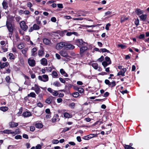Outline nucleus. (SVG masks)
<instances>
[{
  "instance_id": "dca6fc26",
  "label": "nucleus",
  "mask_w": 149,
  "mask_h": 149,
  "mask_svg": "<svg viewBox=\"0 0 149 149\" xmlns=\"http://www.w3.org/2000/svg\"><path fill=\"white\" fill-rule=\"evenodd\" d=\"M3 133L6 134H14V131H12V130H4L1 131Z\"/></svg>"
},
{
  "instance_id": "a211bd4d",
  "label": "nucleus",
  "mask_w": 149,
  "mask_h": 149,
  "mask_svg": "<svg viewBox=\"0 0 149 149\" xmlns=\"http://www.w3.org/2000/svg\"><path fill=\"white\" fill-rule=\"evenodd\" d=\"M136 14L138 15H141L143 14L144 11L143 10H141L140 9L137 8L135 11Z\"/></svg>"
},
{
  "instance_id": "37998d69",
  "label": "nucleus",
  "mask_w": 149,
  "mask_h": 149,
  "mask_svg": "<svg viewBox=\"0 0 149 149\" xmlns=\"http://www.w3.org/2000/svg\"><path fill=\"white\" fill-rule=\"evenodd\" d=\"M72 95L74 97H77L79 95V94L77 92H76L72 93Z\"/></svg>"
},
{
  "instance_id": "f3484780",
  "label": "nucleus",
  "mask_w": 149,
  "mask_h": 149,
  "mask_svg": "<svg viewBox=\"0 0 149 149\" xmlns=\"http://www.w3.org/2000/svg\"><path fill=\"white\" fill-rule=\"evenodd\" d=\"M40 62L41 64L44 66H46L47 64V60L45 58H42L40 60Z\"/></svg>"
},
{
  "instance_id": "c03bdc74",
  "label": "nucleus",
  "mask_w": 149,
  "mask_h": 149,
  "mask_svg": "<svg viewBox=\"0 0 149 149\" xmlns=\"http://www.w3.org/2000/svg\"><path fill=\"white\" fill-rule=\"evenodd\" d=\"M69 106L72 109H74L75 106V103L73 102H72L69 105Z\"/></svg>"
},
{
  "instance_id": "de8ad7c7",
  "label": "nucleus",
  "mask_w": 149,
  "mask_h": 149,
  "mask_svg": "<svg viewBox=\"0 0 149 149\" xmlns=\"http://www.w3.org/2000/svg\"><path fill=\"white\" fill-rule=\"evenodd\" d=\"M28 49V48H25L24 49H22V53L24 54H25L26 53Z\"/></svg>"
},
{
  "instance_id": "c9c22d12",
  "label": "nucleus",
  "mask_w": 149,
  "mask_h": 149,
  "mask_svg": "<svg viewBox=\"0 0 149 149\" xmlns=\"http://www.w3.org/2000/svg\"><path fill=\"white\" fill-rule=\"evenodd\" d=\"M37 49L36 48L34 47L31 50L32 55L34 56L36 54L35 53L37 51Z\"/></svg>"
},
{
  "instance_id": "423d86ee",
  "label": "nucleus",
  "mask_w": 149,
  "mask_h": 149,
  "mask_svg": "<svg viewBox=\"0 0 149 149\" xmlns=\"http://www.w3.org/2000/svg\"><path fill=\"white\" fill-rule=\"evenodd\" d=\"M66 43L64 42H62L59 43L56 45V48L57 49H60L66 46Z\"/></svg>"
},
{
  "instance_id": "5701e85b",
  "label": "nucleus",
  "mask_w": 149,
  "mask_h": 149,
  "mask_svg": "<svg viewBox=\"0 0 149 149\" xmlns=\"http://www.w3.org/2000/svg\"><path fill=\"white\" fill-rule=\"evenodd\" d=\"M60 72L62 75H63L65 77H68V74L65 72L63 69H61L60 70Z\"/></svg>"
},
{
  "instance_id": "6e6552de",
  "label": "nucleus",
  "mask_w": 149,
  "mask_h": 149,
  "mask_svg": "<svg viewBox=\"0 0 149 149\" xmlns=\"http://www.w3.org/2000/svg\"><path fill=\"white\" fill-rule=\"evenodd\" d=\"M20 27L23 30H26L27 28V26L25 24V23L24 21H22L20 23Z\"/></svg>"
},
{
  "instance_id": "bb28decb",
  "label": "nucleus",
  "mask_w": 149,
  "mask_h": 149,
  "mask_svg": "<svg viewBox=\"0 0 149 149\" xmlns=\"http://www.w3.org/2000/svg\"><path fill=\"white\" fill-rule=\"evenodd\" d=\"M116 81H113L112 82H110V84L108 86L109 87L111 88L114 87L116 85Z\"/></svg>"
},
{
  "instance_id": "39448f33",
  "label": "nucleus",
  "mask_w": 149,
  "mask_h": 149,
  "mask_svg": "<svg viewBox=\"0 0 149 149\" xmlns=\"http://www.w3.org/2000/svg\"><path fill=\"white\" fill-rule=\"evenodd\" d=\"M38 79L41 81L43 82H46L49 80L48 77L46 74H44L42 76H39L38 77Z\"/></svg>"
},
{
  "instance_id": "f03ea898",
  "label": "nucleus",
  "mask_w": 149,
  "mask_h": 149,
  "mask_svg": "<svg viewBox=\"0 0 149 149\" xmlns=\"http://www.w3.org/2000/svg\"><path fill=\"white\" fill-rule=\"evenodd\" d=\"M58 31L56 32H47L45 33V34L48 36H50L52 37H54V38L56 39H58L60 38L59 35L58 34Z\"/></svg>"
},
{
  "instance_id": "4be33fe9",
  "label": "nucleus",
  "mask_w": 149,
  "mask_h": 149,
  "mask_svg": "<svg viewBox=\"0 0 149 149\" xmlns=\"http://www.w3.org/2000/svg\"><path fill=\"white\" fill-rule=\"evenodd\" d=\"M2 5L3 8L5 9H7L8 7L7 2L5 1H3L2 3Z\"/></svg>"
},
{
  "instance_id": "3c124183",
  "label": "nucleus",
  "mask_w": 149,
  "mask_h": 149,
  "mask_svg": "<svg viewBox=\"0 0 149 149\" xmlns=\"http://www.w3.org/2000/svg\"><path fill=\"white\" fill-rule=\"evenodd\" d=\"M5 80L6 82L8 83H10V78L9 76H8L6 77L5 78Z\"/></svg>"
},
{
  "instance_id": "a18cd8bd",
  "label": "nucleus",
  "mask_w": 149,
  "mask_h": 149,
  "mask_svg": "<svg viewBox=\"0 0 149 149\" xmlns=\"http://www.w3.org/2000/svg\"><path fill=\"white\" fill-rule=\"evenodd\" d=\"M59 32H58V34H59V36H63L64 34L67 32V30H65L63 31H61L60 32L59 31H58Z\"/></svg>"
},
{
  "instance_id": "c756f323",
  "label": "nucleus",
  "mask_w": 149,
  "mask_h": 149,
  "mask_svg": "<svg viewBox=\"0 0 149 149\" xmlns=\"http://www.w3.org/2000/svg\"><path fill=\"white\" fill-rule=\"evenodd\" d=\"M72 34H74L75 35H77V32H68L66 33V35L68 36H71Z\"/></svg>"
},
{
  "instance_id": "f257e3e1",
  "label": "nucleus",
  "mask_w": 149,
  "mask_h": 149,
  "mask_svg": "<svg viewBox=\"0 0 149 149\" xmlns=\"http://www.w3.org/2000/svg\"><path fill=\"white\" fill-rule=\"evenodd\" d=\"M6 26L9 32V37L10 38H11L13 32L14 27L10 21L8 19H7L6 22Z\"/></svg>"
},
{
  "instance_id": "1a4fd4ad",
  "label": "nucleus",
  "mask_w": 149,
  "mask_h": 149,
  "mask_svg": "<svg viewBox=\"0 0 149 149\" xmlns=\"http://www.w3.org/2000/svg\"><path fill=\"white\" fill-rule=\"evenodd\" d=\"M127 69L126 68H124L120 71L117 74L118 76L121 75L123 77L125 76V73L127 71Z\"/></svg>"
},
{
  "instance_id": "a19ab883",
  "label": "nucleus",
  "mask_w": 149,
  "mask_h": 149,
  "mask_svg": "<svg viewBox=\"0 0 149 149\" xmlns=\"http://www.w3.org/2000/svg\"><path fill=\"white\" fill-rule=\"evenodd\" d=\"M8 56H9V58L10 60H13L14 59L15 56L12 53H9L8 54Z\"/></svg>"
},
{
  "instance_id": "13d9d810",
  "label": "nucleus",
  "mask_w": 149,
  "mask_h": 149,
  "mask_svg": "<svg viewBox=\"0 0 149 149\" xmlns=\"http://www.w3.org/2000/svg\"><path fill=\"white\" fill-rule=\"evenodd\" d=\"M15 138L16 139H21L22 137L20 135H17L15 136Z\"/></svg>"
},
{
  "instance_id": "8fccbe9b",
  "label": "nucleus",
  "mask_w": 149,
  "mask_h": 149,
  "mask_svg": "<svg viewBox=\"0 0 149 149\" xmlns=\"http://www.w3.org/2000/svg\"><path fill=\"white\" fill-rule=\"evenodd\" d=\"M14 134H20V131L19 129H17L15 132H14Z\"/></svg>"
},
{
  "instance_id": "e433bc0d",
  "label": "nucleus",
  "mask_w": 149,
  "mask_h": 149,
  "mask_svg": "<svg viewBox=\"0 0 149 149\" xmlns=\"http://www.w3.org/2000/svg\"><path fill=\"white\" fill-rule=\"evenodd\" d=\"M102 65H103L104 68L108 65L111 64H109V63L107 62L106 61H104L102 63Z\"/></svg>"
},
{
  "instance_id": "4d7b16f0",
  "label": "nucleus",
  "mask_w": 149,
  "mask_h": 149,
  "mask_svg": "<svg viewBox=\"0 0 149 149\" xmlns=\"http://www.w3.org/2000/svg\"><path fill=\"white\" fill-rule=\"evenodd\" d=\"M59 142V141L57 140H53L52 141V143L53 144H57Z\"/></svg>"
},
{
  "instance_id": "2f4dec72",
  "label": "nucleus",
  "mask_w": 149,
  "mask_h": 149,
  "mask_svg": "<svg viewBox=\"0 0 149 149\" xmlns=\"http://www.w3.org/2000/svg\"><path fill=\"white\" fill-rule=\"evenodd\" d=\"M28 96L33 98H35L36 96V94L34 92H31L30 94H28Z\"/></svg>"
},
{
  "instance_id": "ddd939ff",
  "label": "nucleus",
  "mask_w": 149,
  "mask_h": 149,
  "mask_svg": "<svg viewBox=\"0 0 149 149\" xmlns=\"http://www.w3.org/2000/svg\"><path fill=\"white\" fill-rule=\"evenodd\" d=\"M40 88L42 89V87H40L38 85L36 84V88L35 89V91L36 94H39L41 92V90Z\"/></svg>"
},
{
  "instance_id": "4c0bfd02",
  "label": "nucleus",
  "mask_w": 149,
  "mask_h": 149,
  "mask_svg": "<svg viewBox=\"0 0 149 149\" xmlns=\"http://www.w3.org/2000/svg\"><path fill=\"white\" fill-rule=\"evenodd\" d=\"M33 29L34 30H38L39 29L40 27L39 26L36 24H34L33 25Z\"/></svg>"
},
{
  "instance_id": "4468645a",
  "label": "nucleus",
  "mask_w": 149,
  "mask_h": 149,
  "mask_svg": "<svg viewBox=\"0 0 149 149\" xmlns=\"http://www.w3.org/2000/svg\"><path fill=\"white\" fill-rule=\"evenodd\" d=\"M139 17L140 19V21L145 22L147 18V15L146 14H142L141 15H139Z\"/></svg>"
},
{
  "instance_id": "aec40b11",
  "label": "nucleus",
  "mask_w": 149,
  "mask_h": 149,
  "mask_svg": "<svg viewBox=\"0 0 149 149\" xmlns=\"http://www.w3.org/2000/svg\"><path fill=\"white\" fill-rule=\"evenodd\" d=\"M63 116L65 118H70L72 117L71 114H69L67 112H65L63 114Z\"/></svg>"
},
{
  "instance_id": "ea45409f",
  "label": "nucleus",
  "mask_w": 149,
  "mask_h": 149,
  "mask_svg": "<svg viewBox=\"0 0 149 149\" xmlns=\"http://www.w3.org/2000/svg\"><path fill=\"white\" fill-rule=\"evenodd\" d=\"M44 54V52L42 50H39L38 51V55L39 56H42Z\"/></svg>"
},
{
  "instance_id": "7ed1b4c3",
  "label": "nucleus",
  "mask_w": 149,
  "mask_h": 149,
  "mask_svg": "<svg viewBox=\"0 0 149 149\" xmlns=\"http://www.w3.org/2000/svg\"><path fill=\"white\" fill-rule=\"evenodd\" d=\"M76 44L79 47L84 46L87 43L84 41L82 39H76L75 40Z\"/></svg>"
},
{
  "instance_id": "49530a36",
  "label": "nucleus",
  "mask_w": 149,
  "mask_h": 149,
  "mask_svg": "<svg viewBox=\"0 0 149 149\" xmlns=\"http://www.w3.org/2000/svg\"><path fill=\"white\" fill-rule=\"evenodd\" d=\"M52 94L54 96H56L58 95V93L57 91L54 90Z\"/></svg>"
},
{
  "instance_id": "412c9836",
  "label": "nucleus",
  "mask_w": 149,
  "mask_h": 149,
  "mask_svg": "<svg viewBox=\"0 0 149 149\" xmlns=\"http://www.w3.org/2000/svg\"><path fill=\"white\" fill-rule=\"evenodd\" d=\"M60 54L62 56L67 57L68 54L66 52L64 51H62L60 52Z\"/></svg>"
},
{
  "instance_id": "09e8293b",
  "label": "nucleus",
  "mask_w": 149,
  "mask_h": 149,
  "mask_svg": "<svg viewBox=\"0 0 149 149\" xmlns=\"http://www.w3.org/2000/svg\"><path fill=\"white\" fill-rule=\"evenodd\" d=\"M17 47L19 49H22L24 47V45L23 44L21 43L18 45Z\"/></svg>"
},
{
  "instance_id": "c85d7f7f",
  "label": "nucleus",
  "mask_w": 149,
  "mask_h": 149,
  "mask_svg": "<svg viewBox=\"0 0 149 149\" xmlns=\"http://www.w3.org/2000/svg\"><path fill=\"white\" fill-rule=\"evenodd\" d=\"M8 108L6 107H0V110L3 112H5L8 110Z\"/></svg>"
},
{
  "instance_id": "6ab92c4d",
  "label": "nucleus",
  "mask_w": 149,
  "mask_h": 149,
  "mask_svg": "<svg viewBox=\"0 0 149 149\" xmlns=\"http://www.w3.org/2000/svg\"><path fill=\"white\" fill-rule=\"evenodd\" d=\"M23 116L24 117H29L31 116V113L29 111L24 112L23 114Z\"/></svg>"
},
{
  "instance_id": "bf43d9fd",
  "label": "nucleus",
  "mask_w": 149,
  "mask_h": 149,
  "mask_svg": "<svg viewBox=\"0 0 149 149\" xmlns=\"http://www.w3.org/2000/svg\"><path fill=\"white\" fill-rule=\"evenodd\" d=\"M104 58V56H102L100 58H99L97 59V61L99 62H102Z\"/></svg>"
},
{
  "instance_id": "a878e982",
  "label": "nucleus",
  "mask_w": 149,
  "mask_h": 149,
  "mask_svg": "<svg viewBox=\"0 0 149 149\" xmlns=\"http://www.w3.org/2000/svg\"><path fill=\"white\" fill-rule=\"evenodd\" d=\"M35 127L36 128H41L43 127V125L40 123H36L35 125Z\"/></svg>"
},
{
  "instance_id": "9b49d317",
  "label": "nucleus",
  "mask_w": 149,
  "mask_h": 149,
  "mask_svg": "<svg viewBox=\"0 0 149 149\" xmlns=\"http://www.w3.org/2000/svg\"><path fill=\"white\" fill-rule=\"evenodd\" d=\"M28 62L30 66L33 67L36 65V62L34 59L29 58L28 60Z\"/></svg>"
},
{
  "instance_id": "473e14b6",
  "label": "nucleus",
  "mask_w": 149,
  "mask_h": 149,
  "mask_svg": "<svg viewBox=\"0 0 149 149\" xmlns=\"http://www.w3.org/2000/svg\"><path fill=\"white\" fill-rule=\"evenodd\" d=\"M105 61H106L107 62L109 63V64H111V61L109 57L107 56L105 58Z\"/></svg>"
},
{
  "instance_id": "603ef678",
  "label": "nucleus",
  "mask_w": 149,
  "mask_h": 149,
  "mask_svg": "<svg viewBox=\"0 0 149 149\" xmlns=\"http://www.w3.org/2000/svg\"><path fill=\"white\" fill-rule=\"evenodd\" d=\"M52 74L53 76L55 77H57L58 76L57 73L55 71H53L52 72Z\"/></svg>"
},
{
  "instance_id": "20e7f679",
  "label": "nucleus",
  "mask_w": 149,
  "mask_h": 149,
  "mask_svg": "<svg viewBox=\"0 0 149 149\" xmlns=\"http://www.w3.org/2000/svg\"><path fill=\"white\" fill-rule=\"evenodd\" d=\"M88 49L87 44H86L84 46L80 47V54L81 56H82L84 55V53Z\"/></svg>"
},
{
  "instance_id": "9d476101",
  "label": "nucleus",
  "mask_w": 149,
  "mask_h": 149,
  "mask_svg": "<svg viewBox=\"0 0 149 149\" xmlns=\"http://www.w3.org/2000/svg\"><path fill=\"white\" fill-rule=\"evenodd\" d=\"M92 66L95 70L98 69V70L101 71L102 69L98 66V64L97 63H93L91 64Z\"/></svg>"
},
{
  "instance_id": "b1692460",
  "label": "nucleus",
  "mask_w": 149,
  "mask_h": 149,
  "mask_svg": "<svg viewBox=\"0 0 149 149\" xmlns=\"http://www.w3.org/2000/svg\"><path fill=\"white\" fill-rule=\"evenodd\" d=\"M9 65V63L8 62L3 63H2L1 65L0 66V68L1 69L4 68L5 67Z\"/></svg>"
},
{
  "instance_id": "680f3d73",
  "label": "nucleus",
  "mask_w": 149,
  "mask_h": 149,
  "mask_svg": "<svg viewBox=\"0 0 149 149\" xmlns=\"http://www.w3.org/2000/svg\"><path fill=\"white\" fill-rule=\"evenodd\" d=\"M35 128L34 126H31L30 127V131L32 132L34 131L35 130Z\"/></svg>"
},
{
  "instance_id": "f704fd0d",
  "label": "nucleus",
  "mask_w": 149,
  "mask_h": 149,
  "mask_svg": "<svg viewBox=\"0 0 149 149\" xmlns=\"http://www.w3.org/2000/svg\"><path fill=\"white\" fill-rule=\"evenodd\" d=\"M53 84V85L56 87H59L61 86L60 83L58 81H56L54 82Z\"/></svg>"
},
{
  "instance_id": "6e6d98bb",
  "label": "nucleus",
  "mask_w": 149,
  "mask_h": 149,
  "mask_svg": "<svg viewBox=\"0 0 149 149\" xmlns=\"http://www.w3.org/2000/svg\"><path fill=\"white\" fill-rule=\"evenodd\" d=\"M80 93H82L84 91V89L82 88L79 87L77 91Z\"/></svg>"
},
{
  "instance_id": "5fc2aeb1",
  "label": "nucleus",
  "mask_w": 149,
  "mask_h": 149,
  "mask_svg": "<svg viewBox=\"0 0 149 149\" xmlns=\"http://www.w3.org/2000/svg\"><path fill=\"white\" fill-rule=\"evenodd\" d=\"M39 17H37L36 18V23L38 24H40L41 23V22L39 20Z\"/></svg>"
},
{
  "instance_id": "69168bd1",
  "label": "nucleus",
  "mask_w": 149,
  "mask_h": 149,
  "mask_svg": "<svg viewBox=\"0 0 149 149\" xmlns=\"http://www.w3.org/2000/svg\"><path fill=\"white\" fill-rule=\"evenodd\" d=\"M111 26V24L110 23H108L105 26V29L107 30H109V27Z\"/></svg>"
},
{
  "instance_id": "cd10ccee",
  "label": "nucleus",
  "mask_w": 149,
  "mask_h": 149,
  "mask_svg": "<svg viewBox=\"0 0 149 149\" xmlns=\"http://www.w3.org/2000/svg\"><path fill=\"white\" fill-rule=\"evenodd\" d=\"M128 17H126L124 16H122L120 19V22L123 23L125 21L127 20L128 19Z\"/></svg>"
},
{
  "instance_id": "338daca9",
  "label": "nucleus",
  "mask_w": 149,
  "mask_h": 149,
  "mask_svg": "<svg viewBox=\"0 0 149 149\" xmlns=\"http://www.w3.org/2000/svg\"><path fill=\"white\" fill-rule=\"evenodd\" d=\"M104 82L106 84L109 86L110 84V82L109 80L106 79L104 81Z\"/></svg>"
},
{
  "instance_id": "0e129e2a",
  "label": "nucleus",
  "mask_w": 149,
  "mask_h": 149,
  "mask_svg": "<svg viewBox=\"0 0 149 149\" xmlns=\"http://www.w3.org/2000/svg\"><path fill=\"white\" fill-rule=\"evenodd\" d=\"M45 112L48 114H51V113L50 112V111L49 109H47L45 110Z\"/></svg>"
},
{
  "instance_id": "f8f14e48",
  "label": "nucleus",
  "mask_w": 149,
  "mask_h": 149,
  "mask_svg": "<svg viewBox=\"0 0 149 149\" xmlns=\"http://www.w3.org/2000/svg\"><path fill=\"white\" fill-rule=\"evenodd\" d=\"M9 125L10 128H14L17 127L18 125V123L14 122L11 121L9 123Z\"/></svg>"
},
{
  "instance_id": "864d4df0",
  "label": "nucleus",
  "mask_w": 149,
  "mask_h": 149,
  "mask_svg": "<svg viewBox=\"0 0 149 149\" xmlns=\"http://www.w3.org/2000/svg\"><path fill=\"white\" fill-rule=\"evenodd\" d=\"M118 46L119 47H121V49H125L127 47L126 46L123 45L121 44L118 45Z\"/></svg>"
},
{
  "instance_id": "58836bf2",
  "label": "nucleus",
  "mask_w": 149,
  "mask_h": 149,
  "mask_svg": "<svg viewBox=\"0 0 149 149\" xmlns=\"http://www.w3.org/2000/svg\"><path fill=\"white\" fill-rule=\"evenodd\" d=\"M1 52L0 51V52H7L8 51V49L7 48L4 47L3 46H2L1 47Z\"/></svg>"
},
{
  "instance_id": "774afa93",
  "label": "nucleus",
  "mask_w": 149,
  "mask_h": 149,
  "mask_svg": "<svg viewBox=\"0 0 149 149\" xmlns=\"http://www.w3.org/2000/svg\"><path fill=\"white\" fill-rule=\"evenodd\" d=\"M59 79L61 83H65V80L62 78H59Z\"/></svg>"
},
{
  "instance_id": "2eb2a0df",
  "label": "nucleus",
  "mask_w": 149,
  "mask_h": 149,
  "mask_svg": "<svg viewBox=\"0 0 149 149\" xmlns=\"http://www.w3.org/2000/svg\"><path fill=\"white\" fill-rule=\"evenodd\" d=\"M43 42L44 44L47 45H49L51 43L50 40L46 38H43Z\"/></svg>"
},
{
  "instance_id": "393cba45",
  "label": "nucleus",
  "mask_w": 149,
  "mask_h": 149,
  "mask_svg": "<svg viewBox=\"0 0 149 149\" xmlns=\"http://www.w3.org/2000/svg\"><path fill=\"white\" fill-rule=\"evenodd\" d=\"M66 48L69 49H73L75 48L74 45L70 44H66Z\"/></svg>"
},
{
  "instance_id": "72a5a7b5",
  "label": "nucleus",
  "mask_w": 149,
  "mask_h": 149,
  "mask_svg": "<svg viewBox=\"0 0 149 149\" xmlns=\"http://www.w3.org/2000/svg\"><path fill=\"white\" fill-rule=\"evenodd\" d=\"M99 52H107L108 53H110V51L106 49L105 48H103V49H101L100 50Z\"/></svg>"
},
{
  "instance_id": "052dcab7",
  "label": "nucleus",
  "mask_w": 149,
  "mask_h": 149,
  "mask_svg": "<svg viewBox=\"0 0 149 149\" xmlns=\"http://www.w3.org/2000/svg\"><path fill=\"white\" fill-rule=\"evenodd\" d=\"M139 19H137L135 21L134 23L136 26H137L139 24Z\"/></svg>"
},
{
  "instance_id": "0eeeda50",
  "label": "nucleus",
  "mask_w": 149,
  "mask_h": 149,
  "mask_svg": "<svg viewBox=\"0 0 149 149\" xmlns=\"http://www.w3.org/2000/svg\"><path fill=\"white\" fill-rule=\"evenodd\" d=\"M60 120L59 116L58 114H55L52 119V122L53 123L55 122L56 121H59Z\"/></svg>"
},
{
  "instance_id": "e2e57ef3",
  "label": "nucleus",
  "mask_w": 149,
  "mask_h": 149,
  "mask_svg": "<svg viewBox=\"0 0 149 149\" xmlns=\"http://www.w3.org/2000/svg\"><path fill=\"white\" fill-rule=\"evenodd\" d=\"M51 21L53 22H55L56 21V19L55 17H52L51 19Z\"/></svg>"
},
{
  "instance_id": "7c9ffc66",
  "label": "nucleus",
  "mask_w": 149,
  "mask_h": 149,
  "mask_svg": "<svg viewBox=\"0 0 149 149\" xmlns=\"http://www.w3.org/2000/svg\"><path fill=\"white\" fill-rule=\"evenodd\" d=\"M123 146L125 149H135V148L129 145L125 144Z\"/></svg>"
},
{
  "instance_id": "79ce46f5",
  "label": "nucleus",
  "mask_w": 149,
  "mask_h": 149,
  "mask_svg": "<svg viewBox=\"0 0 149 149\" xmlns=\"http://www.w3.org/2000/svg\"><path fill=\"white\" fill-rule=\"evenodd\" d=\"M52 99L50 97H48L46 99L45 102L47 104H50L52 102Z\"/></svg>"
}]
</instances>
